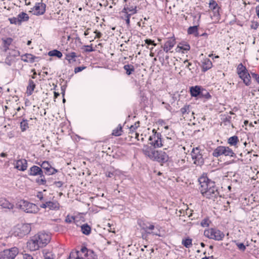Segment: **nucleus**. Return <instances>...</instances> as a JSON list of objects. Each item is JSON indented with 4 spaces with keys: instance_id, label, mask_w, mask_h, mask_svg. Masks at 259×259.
I'll list each match as a JSON object with an SVG mask.
<instances>
[{
    "instance_id": "f257e3e1",
    "label": "nucleus",
    "mask_w": 259,
    "mask_h": 259,
    "mask_svg": "<svg viewBox=\"0 0 259 259\" xmlns=\"http://www.w3.org/2000/svg\"><path fill=\"white\" fill-rule=\"evenodd\" d=\"M200 185L199 190L202 196L208 199H214L219 193L215 183L209 179L206 174H203L199 178Z\"/></svg>"
},
{
    "instance_id": "f03ea898",
    "label": "nucleus",
    "mask_w": 259,
    "mask_h": 259,
    "mask_svg": "<svg viewBox=\"0 0 259 259\" xmlns=\"http://www.w3.org/2000/svg\"><path fill=\"white\" fill-rule=\"evenodd\" d=\"M212 155L213 157L218 158L222 156L229 157H234L235 153L233 150L228 146H219L215 148L212 152Z\"/></svg>"
},
{
    "instance_id": "7ed1b4c3",
    "label": "nucleus",
    "mask_w": 259,
    "mask_h": 259,
    "mask_svg": "<svg viewBox=\"0 0 259 259\" xmlns=\"http://www.w3.org/2000/svg\"><path fill=\"white\" fill-rule=\"evenodd\" d=\"M17 208L22 210L26 213H37L39 208L36 205L24 200H20L16 203Z\"/></svg>"
},
{
    "instance_id": "20e7f679",
    "label": "nucleus",
    "mask_w": 259,
    "mask_h": 259,
    "mask_svg": "<svg viewBox=\"0 0 259 259\" xmlns=\"http://www.w3.org/2000/svg\"><path fill=\"white\" fill-rule=\"evenodd\" d=\"M31 230V227L29 224H18L14 227L13 235L22 238L28 234Z\"/></svg>"
},
{
    "instance_id": "39448f33",
    "label": "nucleus",
    "mask_w": 259,
    "mask_h": 259,
    "mask_svg": "<svg viewBox=\"0 0 259 259\" xmlns=\"http://www.w3.org/2000/svg\"><path fill=\"white\" fill-rule=\"evenodd\" d=\"M204 235L208 239L216 241H221L225 237V234L223 232L213 228L205 229L204 231Z\"/></svg>"
},
{
    "instance_id": "423d86ee",
    "label": "nucleus",
    "mask_w": 259,
    "mask_h": 259,
    "mask_svg": "<svg viewBox=\"0 0 259 259\" xmlns=\"http://www.w3.org/2000/svg\"><path fill=\"white\" fill-rule=\"evenodd\" d=\"M237 71L239 77L243 80V82L246 85H249L251 82V76L246 68L242 63H240L238 65Z\"/></svg>"
},
{
    "instance_id": "0eeeda50",
    "label": "nucleus",
    "mask_w": 259,
    "mask_h": 259,
    "mask_svg": "<svg viewBox=\"0 0 259 259\" xmlns=\"http://www.w3.org/2000/svg\"><path fill=\"white\" fill-rule=\"evenodd\" d=\"M149 144L154 148H160L162 147L163 140L160 133L157 132L155 129L152 130V135L149 138Z\"/></svg>"
},
{
    "instance_id": "6e6552de",
    "label": "nucleus",
    "mask_w": 259,
    "mask_h": 259,
    "mask_svg": "<svg viewBox=\"0 0 259 259\" xmlns=\"http://www.w3.org/2000/svg\"><path fill=\"white\" fill-rule=\"evenodd\" d=\"M193 163L196 165H201L204 163L202 151L199 148H194L191 152Z\"/></svg>"
},
{
    "instance_id": "1a4fd4ad",
    "label": "nucleus",
    "mask_w": 259,
    "mask_h": 259,
    "mask_svg": "<svg viewBox=\"0 0 259 259\" xmlns=\"http://www.w3.org/2000/svg\"><path fill=\"white\" fill-rule=\"evenodd\" d=\"M87 254V247L81 246L72 250L70 253L69 256L67 259H85V254Z\"/></svg>"
},
{
    "instance_id": "9d476101",
    "label": "nucleus",
    "mask_w": 259,
    "mask_h": 259,
    "mask_svg": "<svg viewBox=\"0 0 259 259\" xmlns=\"http://www.w3.org/2000/svg\"><path fill=\"white\" fill-rule=\"evenodd\" d=\"M19 253L17 247H14L5 249L0 252V259H14Z\"/></svg>"
},
{
    "instance_id": "9b49d317",
    "label": "nucleus",
    "mask_w": 259,
    "mask_h": 259,
    "mask_svg": "<svg viewBox=\"0 0 259 259\" xmlns=\"http://www.w3.org/2000/svg\"><path fill=\"white\" fill-rule=\"evenodd\" d=\"M34 236L42 247L46 246L51 239L50 234L44 232H39Z\"/></svg>"
},
{
    "instance_id": "f8f14e48",
    "label": "nucleus",
    "mask_w": 259,
    "mask_h": 259,
    "mask_svg": "<svg viewBox=\"0 0 259 259\" xmlns=\"http://www.w3.org/2000/svg\"><path fill=\"white\" fill-rule=\"evenodd\" d=\"M168 159V156L165 152L161 150H156L155 155L153 160L163 163L166 162Z\"/></svg>"
},
{
    "instance_id": "ddd939ff",
    "label": "nucleus",
    "mask_w": 259,
    "mask_h": 259,
    "mask_svg": "<svg viewBox=\"0 0 259 259\" xmlns=\"http://www.w3.org/2000/svg\"><path fill=\"white\" fill-rule=\"evenodd\" d=\"M27 247L32 251L37 250L39 248L42 247L34 235L31 237L27 241Z\"/></svg>"
},
{
    "instance_id": "4468645a",
    "label": "nucleus",
    "mask_w": 259,
    "mask_h": 259,
    "mask_svg": "<svg viewBox=\"0 0 259 259\" xmlns=\"http://www.w3.org/2000/svg\"><path fill=\"white\" fill-rule=\"evenodd\" d=\"M40 207L42 208H49L52 210H58L60 208V204L57 200L49 201L40 205Z\"/></svg>"
},
{
    "instance_id": "2eb2a0df",
    "label": "nucleus",
    "mask_w": 259,
    "mask_h": 259,
    "mask_svg": "<svg viewBox=\"0 0 259 259\" xmlns=\"http://www.w3.org/2000/svg\"><path fill=\"white\" fill-rule=\"evenodd\" d=\"M38 164L45 170L48 175H54L58 172V170L53 167L48 161H44L41 163H38Z\"/></svg>"
},
{
    "instance_id": "dca6fc26",
    "label": "nucleus",
    "mask_w": 259,
    "mask_h": 259,
    "mask_svg": "<svg viewBox=\"0 0 259 259\" xmlns=\"http://www.w3.org/2000/svg\"><path fill=\"white\" fill-rule=\"evenodd\" d=\"M156 150L154 147L145 146L142 149V152L146 157L153 160L155 155Z\"/></svg>"
},
{
    "instance_id": "f3484780",
    "label": "nucleus",
    "mask_w": 259,
    "mask_h": 259,
    "mask_svg": "<svg viewBox=\"0 0 259 259\" xmlns=\"http://www.w3.org/2000/svg\"><path fill=\"white\" fill-rule=\"evenodd\" d=\"M42 0L41 1V2L36 3L33 8V10L34 11V14L36 15H41L45 13L46 5L42 3Z\"/></svg>"
},
{
    "instance_id": "a211bd4d",
    "label": "nucleus",
    "mask_w": 259,
    "mask_h": 259,
    "mask_svg": "<svg viewBox=\"0 0 259 259\" xmlns=\"http://www.w3.org/2000/svg\"><path fill=\"white\" fill-rule=\"evenodd\" d=\"M27 161L25 159H21L17 160L15 164V168L19 170L24 171L27 168Z\"/></svg>"
},
{
    "instance_id": "6ab92c4d",
    "label": "nucleus",
    "mask_w": 259,
    "mask_h": 259,
    "mask_svg": "<svg viewBox=\"0 0 259 259\" xmlns=\"http://www.w3.org/2000/svg\"><path fill=\"white\" fill-rule=\"evenodd\" d=\"M0 206L4 209L12 210L14 208V204L10 202L5 198H2L0 199Z\"/></svg>"
},
{
    "instance_id": "aec40b11",
    "label": "nucleus",
    "mask_w": 259,
    "mask_h": 259,
    "mask_svg": "<svg viewBox=\"0 0 259 259\" xmlns=\"http://www.w3.org/2000/svg\"><path fill=\"white\" fill-rule=\"evenodd\" d=\"M43 173L42 169L36 165L31 166L28 171V175L31 176H40Z\"/></svg>"
},
{
    "instance_id": "412c9836",
    "label": "nucleus",
    "mask_w": 259,
    "mask_h": 259,
    "mask_svg": "<svg viewBox=\"0 0 259 259\" xmlns=\"http://www.w3.org/2000/svg\"><path fill=\"white\" fill-rule=\"evenodd\" d=\"M140 121L136 122L134 125H132L130 127L128 132V134H134L135 138L138 141L139 140L138 139L139 134L136 132V130L140 126Z\"/></svg>"
},
{
    "instance_id": "4be33fe9",
    "label": "nucleus",
    "mask_w": 259,
    "mask_h": 259,
    "mask_svg": "<svg viewBox=\"0 0 259 259\" xmlns=\"http://www.w3.org/2000/svg\"><path fill=\"white\" fill-rule=\"evenodd\" d=\"M176 44L175 39L170 38L169 40H167L164 45L163 50L167 53Z\"/></svg>"
},
{
    "instance_id": "5701e85b",
    "label": "nucleus",
    "mask_w": 259,
    "mask_h": 259,
    "mask_svg": "<svg viewBox=\"0 0 259 259\" xmlns=\"http://www.w3.org/2000/svg\"><path fill=\"white\" fill-rule=\"evenodd\" d=\"M174 140L171 137H166L165 139L163 140L162 147H164L165 149H167L169 148L172 147L174 145Z\"/></svg>"
},
{
    "instance_id": "b1692460",
    "label": "nucleus",
    "mask_w": 259,
    "mask_h": 259,
    "mask_svg": "<svg viewBox=\"0 0 259 259\" xmlns=\"http://www.w3.org/2000/svg\"><path fill=\"white\" fill-rule=\"evenodd\" d=\"M179 100H177V98H171V100L169 101V103L167 104V106L166 108L169 111L175 110L176 109L178 108V102Z\"/></svg>"
},
{
    "instance_id": "393cba45",
    "label": "nucleus",
    "mask_w": 259,
    "mask_h": 259,
    "mask_svg": "<svg viewBox=\"0 0 259 259\" xmlns=\"http://www.w3.org/2000/svg\"><path fill=\"white\" fill-rule=\"evenodd\" d=\"M227 143L230 146L238 148L239 140L237 136H233L228 139Z\"/></svg>"
},
{
    "instance_id": "a878e982",
    "label": "nucleus",
    "mask_w": 259,
    "mask_h": 259,
    "mask_svg": "<svg viewBox=\"0 0 259 259\" xmlns=\"http://www.w3.org/2000/svg\"><path fill=\"white\" fill-rule=\"evenodd\" d=\"M232 117L230 115H224V117L222 119V123L225 126H231L232 128H234V126L232 122Z\"/></svg>"
},
{
    "instance_id": "bb28decb",
    "label": "nucleus",
    "mask_w": 259,
    "mask_h": 259,
    "mask_svg": "<svg viewBox=\"0 0 259 259\" xmlns=\"http://www.w3.org/2000/svg\"><path fill=\"white\" fill-rule=\"evenodd\" d=\"M201 87L196 85L192 87L190 89V92L192 97H197L200 96Z\"/></svg>"
},
{
    "instance_id": "cd10ccee",
    "label": "nucleus",
    "mask_w": 259,
    "mask_h": 259,
    "mask_svg": "<svg viewBox=\"0 0 259 259\" xmlns=\"http://www.w3.org/2000/svg\"><path fill=\"white\" fill-rule=\"evenodd\" d=\"M182 244L186 248H190L192 246V239L189 237H184L182 240Z\"/></svg>"
},
{
    "instance_id": "c85d7f7f",
    "label": "nucleus",
    "mask_w": 259,
    "mask_h": 259,
    "mask_svg": "<svg viewBox=\"0 0 259 259\" xmlns=\"http://www.w3.org/2000/svg\"><path fill=\"white\" fill-rule=\"evenodd\" d=\"M80 228L81 232L85 235H89L91 233V227L87 224H83Z\"/></svg>"
},
{
    "instance_id": "c756f323",
    "label": "nucleus",
    "mask_w": 259,
    "mask_h": 259,
    "mask_svg": "<svg viewBox=\"0 0 259 259\" xmlns=\"http://www.w3.org/2000/svg\"><path fill=\"white\" fill-rule=\"evenodd\" d=\"M17 18L18 20V24H21L22 22L28 21L29 16L26 13L22 12L18 15Z\"/></svg>"
},
{
    "instance_id": "7c9ffc66",
    "label": "nucleus",
    "mask_w": 259,
    "mask_h": 259,
    "mask_svg": "<svg viewBox=\"0 0 259 259\" xmlns=\"http://www.w3.org/2000/svg\"><path fill=\"white\" fill-rule=\"evenodd\" d=\"M212 66V63L209 59H206L204 60L202 64V70L203 71H206L207 70L211 68Z\"/></svg>"
},
{
    "instance_id": "2f4dec72",
    "label": "nucleus",
    "mask_w": 259,
    "mask_h": 259,
    "mask_svg": "<svg viewBox=\"0 0 259 259\" xmlns=\"http://www.w3.org/2000/svg\"><path fill=\"white\" fill-rule=\"evenodd\" d=\"M191 112L190 110V105H185L184 107L181 109V112L182 115L184 117V118L187 117V114Z\"/></svg>"
},
{
    "instance_id": "473e14b6",
    "label": "nucleus",
    "mask_w": 259,
    "mask_h": 259,
    "mask_svg": "<svg viewBox=\"0 0 259 259\" xmlns=\"http://www.w3.org/2000/svg\"><path fill=\"white\" fill-rule=\"evenodd\" d=\"M122 126L119 124L115 129L112 131V135L114 136H119L122 134Z\"/></svg>"
},
{
    "instance_id": "72a5a7b5",
    "label": "nucleus",
    "mask_w": 259,
    "mask_h": 259,
    "mask_svg": "<svg viewBox=\"0 0 259 259\" xmlns=\"http://www.w3.org/2000/svg\"><path fill=\"white\" fill-rule=\"evenodd\" d=\"M123 69L126 71V74L127 75L132 74L135 71V68L133 65L126 64L123 66Z\"/></svg>"
},
{
    "instance_id": "f704fd0d",
    "label": "nucleus",
    "mask_w": 259,
    "mask_h": 259,
    "mask_svg": "<svg viewBox=\"0 0 259 259\" xmlns=\"http://www.w3.org/2000/svg\"><path fill=\"white\" fill-rule=\"evenodd\" d=\"M35 87V84L34 83L33 81L32 80H29V85L27 88V96H30L31 95L32 91L34 90V89Z\"/></svg>"
},
{
    "instance_id": "c9c22d12",
    "label": "nucleus",
    "mask_w": 259,
    "mask_h": 259,
    "mask_svg": "<svg viewBox=\"0 0 259 259\" xmlns=\"http://www.w3.org/2000/svg\"><path fill=\"white\" fill-rule=\"evenodd\" d=\"M87 252L85 259H98L97 255L93 251L89 250L87 248Z\"/></svg>"
},
{
    "instance_id": "e433bc0d",
    "label": "nucleus",
    "mask_w": 259,
    "mask_h": 259,
    "mask_svg": "<svg viewBox=\"0 0 259 259\" xmlns=\"http://www.w3.org/2000/svg\"><path fill=\"white\" fill-rule=\"evenodd\" d=\"M44 259H54V255L52 252L48 249H44L42 251Z\"/></svg>"
},
{
    "instance_id": "4c0bfd02",
    "label": "nucleus",
    "mask_w": 259,
    "mask_h": 259,
    "mask_svg": "<svg viewBox=\"0 0 259 259\" xmlns=\"http://www.w3.org/2000/svg\"><path fill=\"white\" fill-rule=\"evenodd\" d=\"M20 126L22 132L25 131L29 128L28 120L26 119H23L20 123Z\"/></svg>"
},
{
    "instance_id": "58836bf2",
    "label": "nucleus",
    "mask_w": 259,
    "mask_h": 259,
    "mask_svg": "<svg viewBox=\"0 0 259 259\" xmlns=\"http://www.w3.org/2000/svg\"><path fill=\"white\" fill-rule=\"evenodd\" d=\"M48 55L50 56H56L59 58H61L62 56V53L57 50H54L53 51H50L48 53Z\"/></svg>"
},
{
    "instance_id": "ea45409f",
    "label": "nucleus",
    "mask_w": 259,
    "mask_h": 259,
    "mask_svg": "<svg viewBox=\"0 0 259 259\" xmlns=\"http://www.w3.org/2000/svg\"><path fill=\"white\" fill-rule=\"evenodd\" d=\"M39 178L36 180V182L39 185H45L46 184L47 181L44 175V173L42 175L39 176Z\"/></svg>"
},
{
    "instance_id": "a19ab883",
    "label": "nucleus",
    "mask_w": 259,
    "mask_h": 259,
    "mask_svg": "<svg viewBox=\"0 0 259 259\" xmlns=\"http://www.w3.org/2000/svg\"><path fill=\"white\" fill-rule=\"evenodd\" d=\"M4 44V47L5 48V50L6 51L9 49V46L12 43L13 39L11 38H7V39H2Z\"/></svg>"
},
{
    "instance_id": "79ce46f5",
    "label": "nucleus",
    "mask_w": 259,
    "mask_h": 259,
    "mask_svg": "<svg viewBox=\"0 0 259 259\" xmlns=\"http://www.w3.org/2000/svg\"><path fill=\"white\" fill-rule=\"evenodd\" d=\"M155 228V226L153 225H150L149 226H147L145 228L146 231L148 233L152 234L154 235L160 236V235L157 233H154L152 232Z\"/></svg>"
},
{
    "instance_id": "37998d69",
    "label": "nucleus",
    "mask_w": 259,
    "mask_h": 259,
    "mask_svg": "<svg viewBox=\"0 0 259 259\" xmlns=\"http://www.w3.org/2000/svg\"><path fill=\"white\" fill-rule=\"evenodd\" d=\"M190 49V47L189 45H185L183 46H178L177 48L176 49V51L178 52H180L181 51L183 50L182 52L183 53H185L183 51H188Z\"/></svg>"
},
{
    "instance_id": "c03bdc74",
    "label": "nucleus",
    "mask_w": 259,
    "mask_h": 259,
    "mask_svg": "<svg viewBox=\"0 0 259 259\" xmlns=\"http://www.w3.org/2000/svg\"><path fill=\"white\" fill-rule=\"evenodd\" d=\"M209 5V8L211 9H212L213 11L216 10L218 12L219 7L218 6V4L216 3L215 1H214L213 0L210 1Z\"/></svg>"
},
{
    "instance_id": "a18cd8bd",
    "label": "nucleus",
    "mask_w": 259,
    "mask_h": 259,
    "mask_svg": "<svg viewBox=\"0 0 259 259\" xmlns=\"http://www.w3.org/2000/svg\"><path fill=\"white\" fill-rule=\"evenodd\" d=\"M75 57H76V53L75 52H71L66 54V59L69 63H71L72 60H73V61H75V60L74 59Z\"/></svg>"
},
{
    "instance_id": "49530a36",
    "label": "nucleus",
    "mask_w": 259,
    "mask_h": 259,
    "mask_svg": "<svg viewBox=\"0 0 259 259\" xmlns=\"http://www.w3.org/2000/svg\"><path fill=\"white\" fill-rule=\"evenodd\" d=\"M211 221L208 218H204L201 221L200 225L203 227H208Z\"/></svg>"
},
{
    "instance_id": "de8ad7c7",
    "label": "nucleus",
    "mask_w": 259,
    "mask_h": 259,
    "mask_svg": "<svg viewBox=\"0 0 259 259\" xmlns=\"http://www.w3.org/2000/svg\"><path fill=\"white\" fill-rule=\"evenodd\" d=\"M200 96L201 97H211V95L209 94L208 91L202 87L201 88Z\"/></svg>"
},
{
    "instance_id": "09e8293b",
    "label": "nucleus",
    "mask_w": 259,
    "mask_h": 259,
    "mask_svg": "<svg viewBox=\"0 0 259 259\" xmlns=\"http://www.w3.org/2000/svg\"><path fill=\"white\" fill-rule=\"evenodd\" d=\"M197 30H198V26H190L188 29V33L194 35L196 33Z\"/></svg>"
},
{
    "instance_id": "8fccbe9b",
    "label": "nucleus",
    "mask_w": 259,
    "mask_h": 259,
    "mask_svg": "<svg viewBox=\"0 0 259 259\" xmlns=\"http://www.w3.org/2000/svg\"><path fill=\"white\" fill-rule=\"evenodd\" d=\"M236 245L238 249L241 251H245L246 247L243 243H236Z\"/></svg>"
},
{
    "instance_id": "3c124183",
    "label": "nucleus",
    "mask_w": 259,
    "mask_h": 259,
    "mask_svg": "<svg viewBox=\"0 0 259 259\" xmlns=\"http://www.w3.org/2000/svg\"><path fill=\"white\" fill-rule=\"evenodd\" d=\"M251 75L253 79H254L258 83H259V75L253 72H251Z\"/></svg>"
},
{
    "instance_id": "603ef678",
    "label": "nucleus",
    "mask_w": 259,
    "mask_h": 259,
    "mask_svg": "<svg viewBox=\"0 0 259 259\" xmlns=\"http://www.w3.org/2000/svg\"><path fill=\"white\" fill-rule=\"evenodd\" d=\"M9 20L10 21V22L11 24H16L17 23L18 24V20L17 17V18L13 17L11 18H9Z\"/></svg>"
},
{
    "instance_id": "864d4df0",
    "label": "nucleus",
    "mask_w": 259,
    "mask_h": 259,
    "mask_svg": "<svg viewBox=\"0 0 259 259\" xmlns=\"http://www.w3.org/2000/svg\"><path fill=\"white\" fill-rule=\"evenodd\" d=\"M85 68V67H84V66L77 67L75 68V69H74V72L75 73H78L80 71H81Z\"/></svg>"
},
{
    "instance_id": "5fc2aeb1",
    "label": "nucleus",
    "mask_w": 259,
    "mask_h": 259,
    "mask_svg": "<svg viewBox=\"0 0 259 259\" xmlns=\"http://www.w3.org/2000/svg\"><path fill=\"white\" fill-rule=\"evenodd\" d=\"M145 43L148 45H152L154 46L156 45L153 40H152L151 39H147L145 40Z\"/></svg>"
},
{
    "instance_id": "6e6d98bb",
    "label": "nucleus",
    "mask_w": 259,
    "mask_h": 259,
    "mask_svg": "<svg viewBox=\"0 0 259 259\" xmlns=\"http://www.w3.org/2000/svg\"><path fill=\"white\" fill-rule=\"evenodd\" d=\"M74 220V218L73 217H70L69 215H67L65 221L67 223H71L73 220Z\"/></svg>"
},
{
    "instance_id": "4d7b16f0",
    "label": "nucleus",
    "mask_w": 259,
    "mask_h": 259,
    "mask_svg": "<svg viewBox=\"0 0 259 259\" xmlns=\"http://www.w3.org/2000/svg\"><path fill=\"white\" fill-rule=\"evenodd\" d=\"M54 185L56 187L60 188L63 186V183L61 181H56L54 182Z\"/></svg>"
},
{
    "instance_id": "13d9d810",
    "label": "nucleus",
    "mask_w": 259,
    "mask_h": 259,
    "mask_svg": "<svg viewBox=\"0 0 259 259\" xmlns=\"http://www.w3.org/2000/svg\"><path fill=\"white\" fill-rule=\"evenodd\" d=\"M131 16V14H127L126 16V19H125V21H126V23L127 24V25H130V17Z\"/></svg>"
},
{
    "instance_id": "bf43d9fd",
    "label": "nucleus",
    "mask_w": 259,
    "mask_h": 259,
    "mask_svg": "<svg viewBox=\"0 0 259 259\" xmlns=\"http://www.w3.org/2000/svg\"><path fill=\"white\" fill-rule=\"evenodd\" d=\"M26 57L28 59L30 60L31 62L34 61V57H33L31 54H27Z\"/></svg>"
},
{
    "instance_id": "052dcab7",
    "label": "nucleus",
    "mask_w": 259,
    "mask_h": 259,
    "mask_svg": "<svg viewBox=\"0 0 259 259\" xmlns=\"http://www.w3.org/2000/svg\"><path fill=\"white\" fill-rule=\"evenodd\" d=\"M24 259H33V257L30 254H24L23 255Z\"/></svg>"
},
{
    "instance_id": "680f3d73",
    "label": "nucleus",
    "mask_w": 259,
    "mask_h": 259,
    "mask_svg": "<svg viewBox=\"0 0 259 259\" xmlns=\"http://www.w3.org/2000/svg\"><path fill=\"white\" fill-rule=\"evenodd\" d=\"M127 10L130 12H131V13L130 14H131V15L132 14H134L135 13H136L137 12V11H136V7H135L134 9H130V8H127Z\"/></svg>"
},
{
    "instance_id": "e2e57ef3",
    "label": "nucleus",
    "mask_w": 259,
    "mask_h": 259,
    "mask_svg": "<svg viewBox=\"0 0 259 259\" xmlns=\"http://www.w3.org/2000/svg\"><path fill=\"white\" fill-rule=\"evenodd\" d=\"M37 197L40 200H42L44 198V197H43V194L42 193V192H38L37 195Z\"/></svg>"
},
{
    "instance_id": "0e129e2a",
    "label": "nucleus",
    "mask_w": 259,
    "mask_h": 259,
    "mask_svg": "<svg viewBox=\"0 0 259 259\" xmlns=\"http://www.w3.org/2000/svg\"><path fill=\"white\" fill-rule=\"evenodd\" d=\"M85 47L87 48V49L86 50L87 52H92V51H94V50L93 49V48H92V46H87Z\"/></svg>"
},
{
    "instance_id": "69168bd1",
    "label": "nucleus",
    "mask_w": 259,
    "mask_h": 259,
    "mask_svg": "<svg viewBox=\"0 0 259 259\" xmlns=\"http://www.w3.org/2000/svg\"><path fill=\"white\" fill-rule=\"evenodd\" d=\"M255 11H256V15L257 16L258 18H259V5L256 7Z\"/></svg>"
},
{
    "instance_id": "338daca9",
    "label": "nucleus",
    "mask_w": 259,
    "mask_h": 259,
    "mask_svg": "<svg viewBox=\"0 0 259 259\" xmlns=\"http://www.w3.org/2000/svg\"><path fill=\"white\" fill-rule=\"evenodd\" d=\"M95 32L97 33L96 37H97V38H100V37H101V35H102V34H101V32H98V31H95Z\"/></svg>"
},
{
    "instance_id": "774afa93",
    "label": "nucleus",
    "mask_w": 259,
    "mask_h": 259,
    "mask_svg": "<svg viewBox=\"0 0 259 259\" xmlns=\"http://www.w3.org/2000/svg\"><path fill=\"white\" fill-rule=\"evenodd\" d=\"M201 259H214V258H213V256H208V257L205 256V257L202 258Z\"/></svg>"
}]
</instances>
